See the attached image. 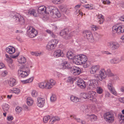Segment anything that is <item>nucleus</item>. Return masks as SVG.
I'll return each mask as SVG.
<instances>
[{
  "label": "nucleus",
  "instance_id": "obj_1",
  "mask_svg": "<svg viewBox=\"0 0 124 124\" xmlns=\"http://www.w3.org/2000/svg\"><path fill=\"white\" fill-rule=\"evenodd\" d=\"M107 75L109 76H113L109 69H108L106 72L104 68H102L99 71V74L95 75L94 77L98 80L102 81L106 78Z\"/></svg>",
  "mask_w": 124,
  "mask_h": 124
},
{
  "label": "nucleus",
  "instance_id": "obj_2",
  "mask_svg": "<svg viewBox=\"0 0 124 124\" xmlns=\"http://www.w3.org/2000/svg\"><path fill=\"white\" fill-rule=\"evenodd\" d=\"M19 69L18 71V75L20 78L27 77L30 72V70L27 64H25L20 66Z\"/></svg>",
  "mask_w": 124,
  "mask_h": 124
},
{
  "label": "nucleus",
  "instance_id": "obj_3",
  "mask_svg": "<svg viewBox=\"0 0 124 124\" xmlns=\"http://www.w3.org/2000/svg\"><path fill=\"white\" fill-rule=\"evenodd\" d=\"M11 17L16 24H19L21 25H23L24 24L23 18L18 13L16 12L13 13Z\"/></svg>",
  "mask_w": 124,
  "mask_h": 124
},
{
  "label": "nucleus",
  "instance_id": "obj_4",
  "mask_svg": "<svg viewBox=\"0 0 124 124\" xmlns=\"http://www.w3.org/2000/svg\"><path fill=\"white\" fill-rule=\"evenodd\" d=\"M48 13L49 15H51L53 18H58L60 17L61 16V14L58 9L54 6H49Z\"/></svg>",
  "mask_w": 124,
  "mask_h": 124
},
{
  "label": "nucleus",
  "instance_id": "obj_5",
  "mask_svg": "<svg viewBox=\"0 0 124 124\" xmlns=\"http://www.w3.org/2000/svg\"><path fill=\"white\" fill-rule=\"evenodd\" d=\"M97 80L96 79V80H89L87 83V89L91 90L95 89L98 85V83Z\"/></svg>",
  "mask_w": 124,
  "mask_h": 124
},
{
  "label": "nucleus",
  "instance_id": "obj_6",
  "mask_svg": "<svg viewBox=\"0 0 124 124\" xmlns=\"http://www.w3.org/2000/svg\"><path fill=\"white\" fill-rule=\"evenodd\" d=\"M104 117L107 122L111 123L114 120V114L112 112H107L104 115Z\"/></svg>",
  "mask_w": 124,
  "mask_h": 124
},
{
  "label": "nucleus",
  "instance_id": "obj_7",
  "mask_svg": "<svg viewBox=\"0 0 124 124\" xmlns=\"http://www.w3.org/2000/svg\"><path fill=\"white\" fill-rule=\"evenodd\" d=\"M113 31L116 32L118 34H120L124 32V25L117 24L114 26L112 28Z\"/></svg>",
  "mask_w": 124,
  "mask_h": 124
},
{
  "label": "nucleus",
  "instance_id": "obj_8",
  "mask_svg": "<svg viewBox=\"0 0 124 124\" xmlns=\"http://www.w3.org/2000/svg\"><path fill=\"white\" fill-rule=\"evenodd\" d=\"M114 84V82L113 80H110L108 84L107 87L111 93L116 95H117V93L113 85Z\"/></svg>",
  "mask_w": 124,
  "mask_h": 124
},
{
  "label": "nucleus",
  "instance_id": "obj_9",
  "mask_svg": "<svg viewBox=\"0 0 124 124\" xmlns=\"http://www.w3.org/2000/svg\"><path fill=\"white\" fill-rule=\"evenodd\" d=\"M107 46L111 50H115L119 48L120 45L117 42H110L107 43Z\"/></svg>",
  "mask_w": 124,
  "mask_h": 124
},
{
  "label": "nucleus",
  "instance_id": "obj_10",
  "mask_svg": "<svg viewBox=\"0 0 124 124\" xmlns=\"http://www.w3.org/2000/svg\"><path fill=\"white\" fill-rule=\"evenodd\" d=\"M69 32L67 29H65L62 30L60 33V35L66 39L70 38L71 35L69 33Z\"/></svg>",
  "mask_w": 124,
  "mask_h": 124
},
{
  "label": "nucleus",
  "instance_id": "obj_11",
  "mask_svg": "<svg viewBox=\"0 0 124 124\" xmlns=\"http://www.w3.org/2000/svg\"><path fill=\"white\" fill-rule=\"evenodd\" d=\"M88 99L92 101L93 102H96V99L95 97L97 95V93L92 91H90L88 92Z\"/></svg>",
  "mask_w": 124,
  "mask_h": 124
},
{
  "label": "nucleus",
  "instance_id": "obj_12",
  "mask_svg": "<svg viewBox=\"0 0 124 124\" xmlns=\"http://www.w3.org/2000/svg\"><path fill=\"white\" fill-rule=\"evenodd\" d=\"M27 34L30 37L32 38L37 35V32L32 27H30L28 30Z\"/></svg>",
  "mask_w": 124,
  "mask_h": 124
},
{
  "label": "nucleus",
  "instance_id": "obj_13",
  "mask_svg": "<svg viewBox=\"0 0 124 124\" xmlns=\"http://www.w3.org/2000/svg\"><path fill=\"white\" fill-rule=\"evenodd\" d=\"M49 8V7L46 8L43 6H40L39 7L38 11L39 14L44 15L46 13H48Z\"/></svg>",
  "mask_w": 124,
  "mask_h": 124
},
{
  "label": "nucleus",
  "instance_id": "obj_14",
  "mask_svg": "<svg viewBox=\"0 0 124 124\" xmlns=\"http://www.w3.org/2000/svg\"><path fill=\"white\" fill-rule=\"evenodd\" d=\"M55 81L53 79H50L49 80L46 81V88L47 89H50L55 85Z\"/></svg>",
  "mask_w": 124,
  "mask_h": 124
},
{
  "label": "nucleus",
  "instance_id": "obj_15",
  "mask_svg": "<svg viewBox=\"0 0 124 124\" xmlns=\"http://www.w3.org/2000/svg\"><path fill=\"white\" fill-rule=\"evenodd\" d=\"M83 34L84 37L86 38L90 42L93 41V38L92 34L90 31H85L84 32Z\"/></svg>",
  "mask_w": 124,
  "mask_h": 124
},
{
  "label": "nucleus",
  "instance_id": "obj_16",
  "mask_svg": "<svg viewBox=\"0 0 124 124\" xmlns=\"http://www.w3.org/2000/svg\"><path fill=\"white\" fill-rule=\"evenodd\" d=\"M77 85L82 89L86 87L85 82L81 78H78L76 79Z\"/></svg>",
  "mask_w": 124,
  "mask_h": 124
},
{
  "label": "nucleus",
  "instance_id": "obj_17",
  "mask_svg": "<svg viewBox=\"0 0 124 124\" xmlns=\"http://www.w3.org/2000/svg\"><path fill=\"white\" fill-rule=\"evenodd\" d=\"M70 71L73 75H78L80 73L81 70L79 67L74 66L72 67Z\"/></svg>",
  "mask_w": 124,
  "mask_h": 124
},
{
  "label": "nucleus",
  "instance_id": "obj_18",
  "mask_svg": "<svg viewBox=\"0 0 124 124\" xmlns=\"http://www.w3.org/2000/svg\"><path fill=\"white\" fill-rule=\"evenodd\" d=\"M45 99L44 98L39 97L37 99V105L39 107L42 108L44 106Z\"/></svg>",
  "mask_w": 124,
  "mask_h": 124
},
{
  "label": "nucleus",
  "instance_id": "obj_19",
  "mask_svg": "<svg viewBox=\"0 0 124 124\" xmlns=\"http://www.w3.org/2000/svg\"><path fill=\"white\" fill-rule=\"evenodd\" d=\"M86 56L84 54H80L75 56L74 57L73 62H78V60H82Z\"/></svg>",
  "mask_w": 124,
  "mask_h": 124
},
{
  "label": "nucleus",
  "instance_id": "obj_20",
  "mask_svg": "<svg viewBox=\"0 0 124 124\" xmlns=\"http://www.w3.org/2000/svg\"><path fill=\"white\" fill-rule=\"evenodd\" d=\"M61 66H62V68L63 69H67L70 70H71V68L72 67L71 66L70 64L67 61L63 62L62 63Z\"/></svg>",
  "mask_w": 124,
  "mask_h": 124
},
{
  "label": "nucleus",
  "instance_id": "obj_21",
  "mask_svg": "<svg viewBox=\"0 0 124 124\" xmlns=\"http://www.w3.org/2000/svg\"><path fill=\"white\" fill-rule=\"evenodd\" d=\"M87 119L90 120L91 121L94 122L97 120V117L94 115H87L85 116Z\"/></svg>",
  "mask_w": 124,
  "mask_h": 124
},
{
  "label": "nucleus",
  "instance_id": "obj_22",
  "mask_svg": "<svg viewBox=\"0 0 124 124\" xmlns=\"http://www.w3.org/2000/svg\"><path fill=\"white\" fill-rule=\"evenodd\" d=\"M15 48L12 46H9L7 47L6 49V51L9 54H12L15 52Z\"/></svg>",
  "mask_w": 124,
  "mask_h": 124
},
{
  "label": "nucleus",
  "instance_id": "obj_23",
  "mask_svg": "<svg viewBox=\"0 0 124 124\" xmlns=\"http://www.w3.org/2000/svg\"><path fill=\"white\" fill-rule=\"evenodd\" d=\"M91 68V70L90 71V73L92 74H93L99 70L100 66L99 65H94Z\"/></svg>",
  "mask_w": 124,
  "mask_h": 124
},
{
  "label": "nucleus",
  "instance_id": "obj_24",
  "mask_svg": "<svg viewBox=\"0 0 124 124\" xmlns=\"http://www.w3.org/2000/svg\"><path fill=\"white\" fill-rule=\"evenodd\" d=\"M54 56L56 57H58L60 56H62V54H61V51L60 49L56 50L54 54Z\"/></svg>",
  "mask_w": 124,
  "mask_h": 124
},
{
  "label": "nucleus",
  "instance_id": "obj_25",
  "mask_svg": "<svg viewBox=\"0 0 124 124\" xmlns=\"http://www.w3.org/2000/svg\"><path fill=\"white\" fill-rule=\"evenodd\" d=\"M16 84V80L13 78H11L8 81V84L9 85L11 86H13Z\"/></svg>",
  "mask_w": 124,
  "mask_h": 124
},
{
  "label": "nucleus",
  "instance_id": "obj_26",
  "mask_svg": "<svg viewBox=\"0 0 124 124\" xmlns=\"http://www.w3.org/2000/svg\"><path fill=\"white\" fill-rule=\"evenodd\" d=\"M60 118L58 117H53L51 118L49 122L50 123V124H53L55 122L58 121L60 120Z\"/></svg>",
  "mask_w": 124,
  "mask_h": 124
},
{
  "label": "nucleus",
  "instance_id": "obj_27",
  "mask_svg": "<svg viewBox=\"0 0 124 124\" xmlns=\"http://www.w3.org/2000/svg\"><path fill=\"white\" fill-rule=\"evenodd\" d=\"M87 58L86 56L84 58V59H82V60H78V62H75V64L77 65L81 64L83 63H84L86 62L87 61Z\"/></svg>",
  "mask_w": 124,
  "mask_h": 124
},
{
  "label": "nucleus",
  "instance_id": "obj_28",
  "mask_svg": "<svg viewBox=\"0 0 124 124\" xmlns=\"http://www.w3.org/2000/svg\"><path fill=\"white\" fill-rule=\"evenodd\" d=\"M28 13L29 14L32 15L36 17L37 16V15L35 10L34 9H32L31 10H28Z\"/></svg>",
  "mask_w": 124,
  "mask_h": 124
},
{
  "label": "nucleus",
  "instance_id": "obj_29",
  "mask_svg": "<svg viewBox=\"0 0 124 124\" xmlns=\"http://www.w3.org/2000/svg\"><path fill=\"white\" fill-rule=\"evenodd\" d=\"M27 103L28 105L31 106L33 103V101L30 97H28L27 99Z\"/></svg>",
  "mask_w": 124,
  "mask_h": 124
},
{
  "label": "nucleus",
  "instance_id": "obj_30",
  "mask_svg": "<svg viewBox=\"0 0 124 124\" xmlns=\"http://www.w3.org/2000/svg\"><path fill=\"white\" fill-rule=\"evenodd\" d=\"M110 61L111 63L113 64H117L120 62L118 58H114L111 59Z\"/></svg>",
  "mask_w": 124,
  "mask_h": 124
},
{
  "label": "nucleus",
  "instance_id": "obj_31",
  "mask_svg": "<svg viewBox=\"0 0 124 124\" xmlns=\"http://www.w3.org/2000/svg\"><path fill=\"white\" fill-rule=\"evenodd\" d=\"M97 18L99 20V21L100 22L99 23L101 24L102 23L104 20L103 16L101 14H99Z\"/></svg>",
  "mask_w": 124,
  "mask_h": 124
},
{
  "label": "nucleus",
  "instance_id": "obj_32",
  "mask_svg": "<svg viewBox=\"0 0 124 124\" xmlns=\"http://www.w3.org/2000/svg\"><path fill=\"white\" fill-rule=\"evenodd\" d=\"M26 59L23 56H21L20 58L18 60V62L21 64L24 63L26 62Z\"/></svg>",
  "mask_w": 124,
  "mask_h": 124
},
{
  "label": "nucleus",
  "instance_id": "obj_33",
  "mask_svg": "<svg viewBox=\"0 0 124 124\" xmlns=\"http://www.w3.org/2000/svg\"><path fill=\"white\" fill-rule=\"evenodd\" d=\"M67 57L69 59H72L73 60L74 57L75 56L73 53L70 51L68 52L67 54Z\"/></svg>",
  "mask_w": 124,
  "mask_h": 124
},
{
  "label": "nucleus",
  "instance_id": "obj_34",
  "mask_svg": "<svg viewBox=\"0 0 124 124\" xmlns=\"http://www.w3.org/2000/svg\"><path fill=\"white\" fill-rule=\"evenodd\" d=\"M56 46H54L50 44V43H48V44L46 46V48L49 50H51L55 48Z\"/></svg>",
  "mask_w": 124,
  "mask_h": 124
},
{
  "label": "nucleus",
  "instance_id": "obj_35",
  "mask_svg": "<svg viewBox=\"0 0 124 124\" xmlns=\"http://www.w3.org/2000/svg\"><path fill=\"white\" fill-rule=\"evenodd\" d=\"M48 43H50V44L53 45L56 47L58 43V41L57 40L53 39L51 41H49Z\"/></svg>",
  "mask_w": 124,
  "mask_h": 124
},
{
  "label": "nucleus",
  "instance_id": "obj_36",
  "mask_svg": "<svg viewBox=\"0 0 124 124\" xmlns=\"http://www.w3.org/2000/svg\"><path fill=\"white\" fill-rule=\"evenodd\" d=\"M20 92V90L18 88H14L13 90H11L10 91V93H14L17 94H18Z\"/></svg>",
  "mask_w": 124,
  "mask_h": 124
},
{
  "label": "nucleus",
  "instance_id": "obj_37",
  "mask_svg": "<svg viewBox=\"0 0 124 124\" xmlns=\"http://www.w3.org/2000/svg\"><path fill=\"white\" fill-rule=\"evenodd\" d=\"M33 79V78H31L25 80L21 81V82L23 83L27 84L32 82V81Z\"/></svg>",
  "mask_w": 124,
  "mask_h": 124
},
{
  "label": "nucleus",
  "instance_id": "obj_38",
  "mask_svg": "<svg viewBox=\"0 0 124 124\" xmlns=\"http://www.w3.org/2000/svg\"><path fill=\"white\" fill-rule=\"evenodd\" d=\"M70 99L72 102H77L80 101V100L78 98L76 97H74L73 96H71Z\"/></svg>",
  "mask_w": 124,
  "mask_h": 124
},
{
  "label": "nucleus",
  "instance_id": "obj_39",
  "mask_svg": "<svg viewBox=\"0 0 124 124\" xmlns=\"http://www.w3.org/2000/svg\"><path fill=\"white\" fill-rule=\"evenodd\" d=\"M82 111L84 113H87L89 111V109L87 106H82Z\"/></svg>",
  "mask_w": 124,
  "mask_h": 124
},
{
  "label": "nucleus",
  "instance_id": "obj_40",
  "mask_svg": "<svg viewBox=\"0 0 124 124\" xmlns=\"http://www.w3.org/2000/svg\"><path fill=\"white\" fill-rule=\"evenodd\" d=\"M45 84H46V81L40 83L38 85L39 87L41 88H46Z\"/></svg>",
  "mask_w": 124,
  "mask_h": 124
},
{
  "label": "nucleus",
  "instance_id": "obj_41",
  "mask_svg": "<svg viewBox=\"0 0 124 124\" xmlns=\"http://www.w3.org/2000/svg\"><path fill=\"white\" fill-rule=\"evenodd\" d=\"M51 117L49 116H45L43 118V121L45 123H47L49 119H51Z\"/></svg>",
  "mask_w": 124,
  "mask_h": 124
},
{
  "label": "nucleus",
  "instance_id": "obj_42",
  "mask_svg": "<svg viewBox=\"0 0 124 124\" xmlns=\"http://www.w3.org/2000/svg\"><path fill=\"white\" fill-rule=\"evenodd\" d=\"M83 64L84 67L85 68H86L89 67L90 65V62L89 61H87L84 63Z\"/></svg>",
  "mask_w": 124,
  "mask_h": 124
},
{
  "label": "nucleus",
  "instance_id": "obj_43",
  "mask_svg": "<svg viewBox=\"0 0 124 124\" xmlns=\"http://www.w3.org/2000/svg\"><path fill=\"white\" fill-rule=\"evenodd\" d=\"M46 31L47 33L50 34L52 37L53 38L55 37V36L51 31L49 30H46Z\"/></svg>",
  "mask_w": 124,
  "mask_h": 124
},
{
  "label": "nucleus",
  "instance_id": "obj_44",
  "mask_svg": "<svg viewBox=\"0 0 124 124\" xmlns=\"http://www.w3.org/2000/svg\"><path fill=\"white\" fill-rule=\"evenodd\" d=\"M64 0H52V2L56 4H59L62 2Z\"/></svg>",
  "mask_w": 124,
  "mask_h": 124
},
{
  "label": "nucleus",
  "instance_id": "obj_45",
  "mask_svg": "<svg viewBox=\"0 0 124 124\" xmlns=\"http://www.w3.org/2000/svg\"><path fill=\"white\" fill-rule=\"evenodd\" d=\"M96 91L97 93L99 94H101L103 92L102 89L100 87H97L96 88Z\"/></svg>",
  "mask_w": 124,
  "mask_h": 124
},
{
  "label": "nucleus",
  "instance_id": "obj_46",
  "mask_svg": "<svg viewBox=\"0 0 124 124\" xmlns=\"http://www.w3.org/2000/svg\"><path fill=\"white\" fill-rule=\"evenodd\" d=\"M56 99V97L55 95H52L50 97V100L51 101L54 102L55 101Z\"/></svg>",
  "mask_w": 124,
  "mask_h": 124
},
{
  "label": "nucleus",
  "instance_id": "obj_47",
  "mask_svg": "<svg viewBox=\"0 0 124 124\" xmlns=\"http://www.w3.org/2000/svg\"><path fill=\"white\" fill-rule=\"evenodd\" d=\"M2 109L4 111H7L9 107L7 104H6L5 106H3Z\"/></svg>",
  "mask_w": 124,
  "mask_h": 124
},
{
  "label": "nucleus",
  "instance_id": "obj_48",
  "mask_svg": "<svg viewBox=\"0 0 124 124\" xmlns=\"http://www.w3.org/2000/svg\"><path fill=\"white\" fill-rule=\"evenodd\" d=\"M22 108L21 107H17L15 109V110L18 113H19L21 111Z\"/></svg>",
  "mask_w": 124,
  "mask_h": 124
},
{
  "label": "nucleus",
  "instance_id": "obj_49",
  "mask_svg": "<svg viewBox=\"0 0 124 124\" xmlns=\"http://www.w3.org/2000/svg\"><path fill=\"white\" fill-rule=\"evenodd\" d=\"M73 79L71 77L68 78L67 80V82L70 83L72 84L73 82Z\"/></svg>",
  "mask_w": 124,
  "mask_h": 124
},
{
  "label": "nucleus",
  "instance_id": "obj_50",
  "mask_svg": "<svg viewBox=\"0 0 124 124\" xmlns=\"http://www.w3.org/2000/svg\"><path fill=\"white\" fill-rule=\"evenodd\" d=\"M32 95L33 97H36L38 96L37 92L35 90L33 91L32 92Z\"/></svg>",
  "mask_w": 124,
  "mask_h": 124
},
{
  "label": "nucleus",
  "instance_id": "obj_51",
  "mask_svg": "<svg viewBox=\"0 0 124 124\" xmlns=\"http://www.w3.org/2000/svg\"><path fill=\"white\" fill-rule=\"evenodd\" d=\"M88 94L85 93H83L82 95V97L83 98H84L85 99H88Z\"/></svg>",
  "mask_w": 124,
  "mask_h": 124
},
{
  "label": "nucleus",
  "instance_id": "obj_52",
  "mask_svg": "<svg viewBox=\"0 0 124 124\" xmlns=\"http://www.w3.org/2000/svg\"><path fill=\"white\" fill-rule=\"evenodd\" d=\"M110 1L108 0H104L103 1V3L104 4H110Z\"/></svg>",
  "mask_w": 124,
  "mask_h": 124
},
{
  "label": "nucleus",
  "instance_id": "obj_53",
  "mask_svg": "<svg viewBox=\"0 0 124 124\" xmlns=\"http://www.w3.org/2000/svg\"><path fill=\"white\" fill-rule=\"evenodd\" d=\"M101 36V35L97 33H95L94 34V37L96 39H97L99 38Z\"/></svg>",
  "mask_w": 124,
  "mask_h": 124
},
{
  "label": "nucleus",
  "instance_id": "obj_54",
  "mask_svg": "<svg viewBox=\"0 0 124 124\" xmlns=\"http://www.w3.org/2000/svg\"><path fill=\"white\" fill-rule=\"evenodd\" d=\"M19 53H17V54L16 55H12L10 56V57L13 58L15 59L16 58V57L18 56L19 55Z\"/></svg>",
  "mask_w": 124,
  "mask_h": 124
},
{
  "label": "nucleus",
  "instance_id": "obj_55",
  "mask_svg": "<svg viewBox=\"0 0 124 124\" xmlns=\"http://www.w3.org/2000/svg\"><path fill=\"white\" fill-rule=\"evenodd\" d=\"M7 120L8 121H11L13 119V117L12 116H8L7 117Z\"/></svg>",
  "mask_w": 124,
  "mask_h": 124
},
{
  "label": "nucleus",
  "instance_id": "obj_56",
  "mask_svg": "<svg viewBox=\"0 0 124 124\" xmlns=\"http://www.w3.org/2000/svg\"><path fill=\"white\" fill-rule=\"evenodd\" d=\"M12 62H10L9 64V67L11 69H13L14 68V66L12 65Z\"/></svg>",
  "mask_w": 124,
  "mask_h": 124
},
{
  "label": "nucleus",
  "instance_id": "obj_57",
  "mask_svg": "<svg viewBox=\"0 0 124 124\" xmlns=\"http://www.w3.org/2000/svg\"><path fill=\"white\" fill-rule=\"evenodd\" d=\"M5 56L6 57L8 58V59L10 61V62H12V59L10 57H9L8 55V54H6Z\"/></svg>",
  "mask_w": 124,
  "mask_h": 124
},
{
  "label": "nucleus",
  "instance_id": "obj_58",
  "mask_svg": "<svg viewBox=\"0 0 124 124\" xmlns=\"http://www.w3.org/2000/svg\"><path fill=\"white\" fill-rule=\"evenodd\" d=\"M83 7H84L85 8H86L88 9L91 6L90 5H89V4H87L86 5H83Z\"/></svg>",
  "mask_w": 124,
  "mask_h": 124
},
{
  "label": "nucleus",
  "instance_id": "obj_59",
  "mask_svg": "<svg viewBox=\"0 0 124 124\" xmlns=\"http://www.w3.org/2000/svg\"><path fill=\"white\" fill-rule=\"evenodd\" d=\"M120 121L124 123V116L123 115H121Z\"/></svg>",
  "mask_w": 124,
  "mask_h": 124
},
{
  "label": "nucleus",
  "instance_id": "obj_60",
  "mask_svg": "<svg viewBox=\"0 0 124 124\" xmlns=\"http://www.w3.org/2000/svg\"><path fill=\"white\" fill-rule=\"evenodd\" d=\"M119 101L121 102L124 103V97L120 98L119 99Z\"/></svg>",
  "mask_w": 124,
  "mask_h": 124
},
{
  "label": "nucleus",
  "instance_id": "obj_61",
  "mask_svg": "<svg viewBox=\"0 0 124 124\" xmlns=\"http://www.w3.org/2000/svg\"><path fill=\"white\" fill-rule=\"evenodd\" d=\"M70 117L71 118L72 117L73 118L75 119V120H76V119H77V118L76 115L74 114L70 115Z\"/></svg>",
  "mask_w": 124,
  "mask_h": 124
},
{
  "label": "nucleus",
  "instance_id": "obj_62",
  "mask_svg": "<svg viewBox=\"0 0 124 124\" xmlns=\"http://www.w3.org/2000/svg\"><path fill=\"white\" fill-rule=\"evenodd\" d=\"M16 33H18L20 34L22 33L23 31L21 30H17L16 31Z\"/></svg>",
  "mask_w": 124,
  "mask_h": 124
},
{
  "label": "nucleus",
  "instance_id": "obj_63",
  "mask_svg": "<svg viewBox=\"0 0 124 124\" xmlns=\"http://www.w3.org/2000/svg\"><path fill=\"white\" fill-rule=\"evenodd\" d=\"M119 19L121 21L124 22V16H120L119 18Z\"/></svg>",
  "mask_w": 124,
  "mask_h": 124
},
{
  "label": "nucleus",
  "instance_id": "obj_64",
  "mask_svg": "<svg viewBox=\"0 0 124 124\" xmlns=\"http://www.w3.org/2000/svg\"><path fill=\"white\" fill-rule=\"evenodd\" d=\"M120 90L121 92L124 93V86H121L120 88Z\"/></svg>",
  "mask_w": 124,
  "mask_h": 124
}]
</instances>
